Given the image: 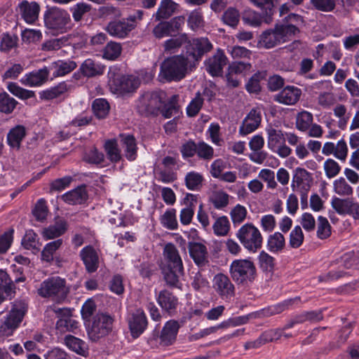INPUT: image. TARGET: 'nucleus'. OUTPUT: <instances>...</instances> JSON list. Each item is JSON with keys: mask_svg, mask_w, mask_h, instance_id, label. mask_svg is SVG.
<instances>
[{"mask_svg": "<svg viewBox=\"0 0 359 359\" xmlns=\"http://www.w3.org/2000/svg\"><path fill=\"white\" fill-rule=\"evenodd\" d=\"M163 255L165 262L160 268L163 280L168 287L180 289V277L184 274V265L178 250L173 243H168L164 246Z\"/></svg>", "mask_w": 359, "mask_h": 359, "instance_id": "f257e3e1", "label": "nucleus"}, {"mask_svg": "<svg viewBox=\"0 0 359 359\" xmlns=\"http://www.w3.org/2000/svg\"><path fill=\"white\" fill-rule=\"evenodd\" d=\"M229 273L237 285L247 286L254 282L257 277V269L250 258L237 259L229 266Z\"/></svg>", "mask_w": 359, "mask_h": 359, "instance_id": "f03ea898", "label": "nucleus"}, {"mask_svg": "<svg viewBox=\"0 0 359 359\" xmlns=\"http://www.w3.org/2000/svg\"><path fill=\"white\" fill-rule=\"evenodd\" d=\"M45 27L53 34H64L72 27L68 11L57 6L48 8L43 15Z\"/></svg>", "mask_w": 359, "mask_h": 359, "instance_id": "7ed1b4c3", "label": "nucleus"}, {"mask_svg": "<svg viewBox=\"0 0 359 359\" xmlns=\"http://www.w3.org/2000/svg\"><path fill=\"white\" fill-rule=\"evenodd\" d=\"M69 292L65 278L60 276L49 277L43 280L37 288L38 294L43 298H50L57 302H63Z\"/></svg>", "mask_w": 359, "mask_h": 359, "instance_id": "20e7f679", "label": "nucleus"}, {"mask_svg": "<svg viewBox=\"0 0 359 359\" xmlns=\"http://www.w3.org/2000/svg\"><path fill=\"white\" fill-rule=\"evenodd\" d=\"M189 64L184 56L170 57L162 62L159 76L166 81H180L185 76Z\"/></svg>", "mask_w": 359, "mask_h": 359, "instance_id": "39448f33", "label": "nucleus"}, {"mask_svg": "<svg viewBox=\"0 0 359 359\" xmlns=\"http://www.w3.org/2000/svg\"><path fill=\"white\" fill-rule=\"evenodd\" d=\"M166 100L167 95L163 90L146 92L138 100L137 110L140 114L146 116H156Z\"/></svg>", "mask_w": 359, "mask_h": 359, "instance_id": "423d86ee", "label": "nucleus"}, {"mask_svg": "<svg viewBox=\"0 0 359 359\" xmlns=\"http://www.w3.org/2000/svg\"><path fill=\"white\" fill-rule=\"evenodd\" d=\"M27 309V304L25 302H15L9 313L0 324V335H12L22 322Z\"/></svg>", "mask_w": 359, "mask_h": 359, "instance_id": "0eeeda50", "label": "nucleus"}, {"mask_svg": "<svg viewBox=\"0 0 359 359\" xmlns=\"http://www.w3.org/2000/svg\"><path fill=\"white\" fill-rule=\"evenodd\" d=\"M113 319L107 314L98 313L93 317L86 325V331L89 339L97 341L106 337L112 330Z\"/></svg>", "mask_w": 359, "mask_h": 359, "instance_id": "6e6552de", "label": "nucleus"}, {"mask_svg": "<svg viewBox=\"0 0 359 359\" xmlns=\"http://www.w3.org/2000/svg\"><path fill=\"white\" fill-rule=\"evenodd\" d=\"M236 235L244 248L250 252H255L262 246V236L252 223L243 225Z\"/></svg>", "mask_w": 359, "mask_h": 359, "instance_id": "1a4fd4ad", "label": "nucleus"}, {"mask_svg": "<svg viewBox=\"0 0 359 359\" xmlns=\"http://www.w3.org/2000/svg\"><path fill=\"white\" fill-rule=\"evenodd\" d=\"M291 30L284 31L280 25L276 24L273 29H269L259 36L258 45L266 49H270L290 40L287 36Z\"/></svg>", "mask_w": 359, "mask_h": 359, "instance_id": "9d476101", "label": "nucleus"}, {"mask_svg": "<svg viewBox=\"0 0 359 359\" xmlns=\"http://www.w3.org/2000/svg\"><path fill=\"white\" fill-rule=\"evenodd\" d=\"M140 84V79L136 76L109 73V85L116 92L130 93L135 90Z\"/></svg>", "mask_w": 359, "mask_h": 359, "instance_id": "9b49d317", "label": "nucleus"}, {"mask_svg": "<svg viewBox=\"0 0 359 359\" xmlns=\"http://www.w3.org/2000/svg\"><path fill=\"white\" fill-rule=\"evenodd\" d=\"M212 289L222 300L229 302L236 293V287L230 278L222 273L216 274L212 279Z\"/></svg>", "mask_w": 359, "mask_h": 359, "instance_id": "f8f14e48", "label": "nucleus"}, {"mask_svg": "<svg viewBox=\"0 0 359 359\" xmlns=\"http://www.w3.org/2000/svg\"><path fill=\"white\" fill-rule=\"evenodd\" d=\"M332 207L339 215L351 216L354 219H359V203L350 198L334 197L331 202Z\"/></svg>", "mask_w": 359, "mask_h": 359, "instance_id": "ddd939ff", "label": "nucleus"}, {"mask_svg": "<svg viewBox=\"0 0 359 359\" xmlns=\"http://www.w3.org/2000/svg\"><path fill=\"white\" fill-rule=\"evenodd\" d=\"M59 319L56 323V329L60 332H74L78 328L79 322L71 316V311L67 308H51Z\"/></svg>", "mask_w": 359, "mask_h": 359, "instance_id": "4468645a", "label": "nucleus"}, {"mask_svg": "<svg viewBox=\"0 0 359 359\" xmlns=\"http://www.w3.org/2000/svg\"><path fill=\"white\" fill-rule=\"evenodd\" d=\"M229 60L223 50L218 48L216 52L205 61L206 71L212 76H219L223 73L224 67Z\"/></svg>", "mask_w": 359, "mask_h": 359, "instance_id": "2eb2a0df", "label": "nucleus"}, {"mask_svg": "<svg viewBox=\"0 0 359 359\" xmlns=\"http://www.w3.org/2000/svg\"><path fill=\"white\" fill-rule=\"evenodd\" d=\"M136 27V25L130 22L128 18L110 22L107 27V32L112 36L118 39L126 37Z\"/></svg>", "mask_w": 359, "mask_h": 359, "instance_id": "dca6fc26", "label": "nucleus"}, {"mask_svg": "<svg viewBox=\"0 0 359 359\" xmlns=\"http://www.w3.org/2000/svg\"><path fill=\"white\" fill-rule=\"evenodd\" d=\"M79 257L88 273H94L99 268L100 257L97 251L92 245H86L82 248Z\"/></svg>", "mask_w": 359, "mask_h": 359, "instance_id": "f3484780", "label": "nucleus"}, {"mask_svg": "<svg viewBox=\"0 0 359 359\" xmlns=\"http://www.w3.org/2000/svg\"><path fill=\"white\" fill-rule=\"evenodd\" d=\"M314 88L325 89L327 91L319 93L317 100L318 104L324 109H330L336 102L335 95L332 93V86L330 81H321L314 83Z\"/></svg>", "mask_w": 359, "mask_h": 359, "instance_id": "a211bd4d", "label": "nucleus"}, {"mask_svg": "<svg viewBox=\"0 0 359 359\" xmlns=\"http://www.w3.org/2000/svg\"><path fill=\"white\" fill-rule=\"evenodd\" d=\"M50 69L43 67L24 75L20 79L22 84L29 87H37L44 84L48 79Z\"/></svg>", "mask_w": 359, "mask_h": 359, "instance_id": "6ab92c4d", "label": "nucleus"}, {"mask_svg": "<svg viewBox=\"0 0 359 359\" xmlns=\"http://www.w3.org/2000/svg\"><path fill=\"white\" fill-rule=\"evenodd\" d=\"M181 325L178 321L170 320L165 323L159 336L161 345L168 346L173 344L177 339V335Z\"/></svg>", "mask_w": 359, "mask_h": 359, "instance_id": "aec40b11", "label": "nucleus"}, {"mask_svg": "<svg viewBox=\"0 0 359 359\" xmlns=\"http://www.w3.org/2000/svg\"><path fill=\"white\" fill-rule=\"evenodd\" d=\"M300 302V297H296L292 299H286L279 304L262 309L252 314L254 318H266L280 313L288 309L292 304Z\"/></svg>", "mask_w": 359, "mask_h": 359, "instance_id": "412c9836", "label": "nucleus"}, {"mask_svg": "<svg viewBox=\"0 0 359 359\" xmlns=\"http://www.w3.org/2000/svg\"><path fill=\"white\" fill-rule=\"evenodd\" d=\"M128 325L134 338L142 334L147 326V319L144 311L138 309L133 313L128 318Z\"/></svg>", "mask_w": 359, "mask_h": 359, "instance_id": "4be33fe9", "label": "nucleus"}, {"mask_svg": "<svg viewBox=\"0 0 359 359\" xmlns=\"http://www.w3.org/2000/svg\"><path fill=\"white\" fill-rule=\"evenodd\" d=\"M212 48V45L207 38H197L189 41L187 53L194 60L198 61L205 53L210 51Z\"/></svg>", "mask_w": 359, "mask_h": 359, "instance_id": "5701e85b", "label": "nucleus"}, {"mask_svg": "<svg viewBox=\"0 0 359 359\" xmlns=\"http://www.w3.org/2000/svg\"><path fill=\"white\" fill-rule=\"evenodd\" d=\"M301 95L300 88L294 86H287L274 95V100L285 105H293L299 101Z\"/></svg>", "mask_w": 359, "mask_h": 359, "instance_id": "b1692460", "label": "nucleus"}, {"mask_svg": "<svg viewBox=\"0 0 359 359\" xmlns=\"http://www.w3.org/2000/svg\"><path fill=\"white\" fill-rule=\"evenodd\" d=\"M261 121V111L257 109H252L243 121L239 133L241 135H246L252 133L259 127Z\"/></svg>", "mask_w": 359, "mask_h": 359, "instance_id": "393cba45", "label": "nucleus"}, {"mask_svg": "<svg viewBox=\"0 0 359 359\" xmlns=\"http://www.w3.org/2000/svg\"><path fill=\"white\" fill-rule=\"evenodd\" d=\"M188 250L190 257L198 266H204L208 263V250L203 244L198 242H189Z\"/></svg>", "mask_w": 359, "mask_h": 359, "instance_id": "a878e982", "label": "nucleus"}, {"mask_svg": "<svg viewBox=\"0 0 359 359\" xmlns=\"http://www.w3.org/2000/svg\"><path fill=\"white\" fill-rule=\"evenodd\" d=\"M156 300L163 311L172 315L175 313L178 299L170 291L163 290L156 296Z\"/></svg>", "mask_w": 359, "mask_h": 359, "instance_id": "bb28decb", "label": "nucleus"}, {"mask_svg": "<svg viewBox=\"0 0 359 359\" xmlns=\"http://www.w3.org/2000/svg\"><path fill=\"white\" fill-rule=\"evenodd\" d=\"M77 67L76 63L71 60H59L52 62L48 68L50 72L53 71V76L54 78L64 76L74 70Z\"/></svg>", "mask_w": 359, "mask_h": 359, "instance_id": "cd10ccee", "label": "nucleus"}, {"mask_svg": "<svg viewBox=\"0 0 359 359\" xmlns=\"http://www.w3.org/2000/svg\"><path fill=\"white\" fill-rule=\"evenodd\" d=\"M178 4L172 0H161L153 17L156 21L167 20L176 11Z\"/></svg>", "mask_w": 359, "mask_h": 359, "instance_id": "c85d7f7f", "label": "nucleus"}, {"mask_svg": "<svg viewBox=\"0 0 359 359\" xmlns=\"http://www.w3.org/2000/svg\"><path fill=\"white\" fill-rule=\"evenodd\" d=\"M88 194L85 186H80L62 196V199L69 205L82 204L86 201Z\"/></svg>", "mask_w": 359, "mask_h": 359, "instance_id": "c756f323", "label": "nucleus"}, {"mask_svg": "<svg viewBox=\"0 0 359 359\" xmlns=\"http://www.w3.org/2000/svg\"><path fill=\"white\" fill-rule=\"evenodd\" d=\"M303 22L304 20L301 15L294 13H290L283 19L282 22L278 24L280 25L285 32H289V29L291 30V33L287 34L291 39L292 36L299 32L298 27L302 25Z\"/></svg>", "mask_w": 359, "mask_h": 359, "instance_id": "7c9ffc66", "label": "nucleus"}, {"mask_svg": "<svg viewBox=\"0 0 359 359\" xmlns=\"http://www.w3.org/2000/svg\"><path fill=\"white\" fill-rule=\"evenodd\" d=\"M265 131L267 147L270 150L276 149L280 144L285 142V135L281 130L269 125L265 128Z\"/></svg>", "mask_w": 359, "mask_h": 359, "instance_id": "2f4dec72", "label": "nucleus"}, {"mask_svg": "<svg viewBox=\"0 0 359 359\" xmlns=\"http://www.w3.org/2000/svg\"><path fill=\"white\" fill-rule=\"evenodd\" d=\"M104 66L92 59H86L80 67L82 74L86 77H95L104 73Z\"/></svg>", "mask_w": 359, "mask_h": 359, "instance_id": "473e14b6", "label": "nucleus"}, {"mask_svg": "<svg viewBox=\"0 0 359 359\" xmlns=\"http://www.w3.org/2000/svg\"><path fill=\"white\" fill-rule=\"evenodd\" d=\"M70 89L67 82L62 81L57 85L43 90L39 93V98L42 100H51L59 97Z\"/></svg>", "mask_w": 359, "mask_h": 359, "instance_id": "72a5a7b5", "label": "nucleus"}, {"mask_svg": "<svg viewBox=\"0 0 359 359\" xmlns=\"http://www.w3.org/2000/svg\"><path fill=\"white\" fill-rule=\"evenodd\" d=\"M20 8L22 18L27 23H33L38 19L40 6L37 3L24 1Z\"/></svg>", "mask_w": 359, "mask_h": 359, "instance_id": "f704fd0d", "label": "nucleus"}, {"mask_svg": "<svg viewBox=\"0 0 359 359\" xmlns=\"http://www.w3.org/2000/svg\"><path fill=\"white\" fill-rule=\"evenodd\" d=\"M67 229V222L59 219L55 224L45 228L42 231V236L46 240L54 239L64 234Z\"/></svg>", "mask_w": 359, "mask_h": 359, "instance_id": "c9c22d12", "label": "nucleus"}, {"mask_svg": "<svg viewBox=\"0 0 359 359\" xmlns=\"http://www.w3.org/2000/svg\"><path fill=\"white\" fill-rule=\"evenodd\" d=\"M121 142L126 158L130 161L135 160L137 147L135 137L130 135H121Z\"/></svg>", "mask_w": 359, "mask_h": 359, "instance_id": "e433bc0d", "label": "nucleus"}, {"mask_svg": "<svg viewBox=\"0 0 359 359\" xmlns=\"http://www.w3.org/2000/svg\"><path fill=\"white\" fill-rule=\"evenodd\" d=\"M26 135V130L23 126H16L10 130L7 135V142L12 148L19 149L21 142Z\"/></svg>", "mask_w": 359, "mask_h": 359, "instance_id": "4c0bfd02", "label": "nucleus"}, {"mask_svg": "<svg viewBox=\"0 0 359 359\" xmlns=\"http://www.w3.org/2000/svg\"><path fill=\"white\" fill-rule=\"evenodd\" d=\"M65 345L72 351L81 355H85L88 352V345L79 338L68 334L64 339Z\"/></svg>", "mask_w": 359, "mask_h": 359, "instance_id": "58836bf2", "label": "nucleus"}, {"mask_svg": "<svg viewBox=\"0 0 359 359\" xmlns=\"http://www.w3.org/2000/svg\"><path fill=\"white\" fill-rule=\"evenodd\" d=\"M62 243V239L60 238L47 243L41 251V260L48 263L53 262L56 251Z\"/></svg>", "mask_w": 359, "mask_h": 359, "instance_id": "ea45409f", "label": "nucleus"}, {"mask_svg": "<svg viewBox=\"0 0 359 359\" xmlns=\"http://www.w3.org/2000/svg\"><path fill=\"white\" fill-rule=\"evenodd\" d=\"M285 246L284 236L280 232L271 234L267 239V249L274 253L281 252Z\"/></svg>", "mask_w": 359, "mask_h": 359, "instance_id": "a19ab883", "label": "nucleus"}, {"mask_svg": "<svg viewBox=\"0 0 359 359\" xmlns=\"http://www.w3.org/2000/svg\"><path fill=\"white\" fill-rule=\"evenodd\" d=\"M203 175L196 171L187 172L184 177L185 185L191 191L200 190L203 186Z\"/></svg>", "mask_w": 359, "mask_h": 359, "instance_id": "79ce46f5", "label": "nucleus"}, {"mask_svg": "<svg viewBox=\"0 0 359 359\" xmlns=\"http://www.w3.org/2000/svg\"><path fill=\"white\" fill-rule=\"evenodd\" d=\"M178 98L179 96L177 95H173L168 100L167 102H165L163 104L160 111L165 118H171L178 114Z\"/></svg>", "mask_w": 359, "mask_h": 359, "instance_id": "37998d69", "label": "nucleus"}, {"mask_svg": "<svg viewBox=\"0 0 359 359\" xmlns=\"http://www.w3.org/2000/svg\"><path fill=\"white\" fill-rule=\"evenodd\" d=\"M175 208L168 209L160 217L161 224L169 230H175L178 228V223Z\"/></svg>", "mask_w": 359, "mask_h": 359, "instance_id": "c03bdc74", "label": "nucleus"}, {"mask_svg": "<svg viewBox=\"0 0 359 359\" xmlns=\"http://www.w3.org/2000/svg\"><path fill=\"white\" fill-rule=\"evenodd\" d=\"M18 101L6 92L0 93V112L10 114L15 109Z\"/></svg>", "mask_w": 359, "mask_h": 359, "instance_id": "a18cd8bd", "label": "nucleus"}, {"mask_svg": "<svg viewBox=\"0 0 359 359\" xmlns=\"http://www.w3.org/2000/svg\"><path fill=\"white\" fill-rule=\"evenodd\" d=\"M257 6L265 11L264 22L269 24L272 21L271 15L277 0H249Z\"/></svg>", "mask_w": 359, "mask_h": 359, "instance_id": "49530a36", "label": "nucleus"}, {"mask_svg": "<svg viewBox=\"0 0 359 359\" xmlns=\"http://www.w3.org/2000/svg\"><path fill=\"white\" fill-rule=\"evenodd\" d=\"M210 202L213 205L215 208L222 210L225 208L229 202V196L223 191H215L209 198Z\"/></svg>", "mask_w": 359, "mask_h": 359, "instance_id": "de8ad7c7", "label": "nucleus"}, {"mask_svg": "<svg viewBox=\"0 0 359 359\" xmlns=\"http://www.w3.org/2000/svg\"><path fill=\"white\" fill-rule=\"evenodd\" d=\"M188 38L186 34H182L176 38L166 40L163 43L164 52L172 53L187 42Z\"/></svg>", "mask_w": 359, "mask_h": 359, "instance_id": "09e8293b", "label": "nucleus"}, {"mask_svg": "<svg viewBox=\"0 0 359 359\" xmlns=\"http://www.w3.org/2000/svg\"><path fill=\"white\" fill-rule=\"evenodd\" d=\"M313 117L311 112L302 111L299 112L296 118V127L302 131H306L313 123Z\"/></svg>", "mask_w": 359, "mask_h": 359, "instance_id": "8fccbe9b", "label": "nucleus"}, {"mask_svg": "<svg viewBox=\"0 0 359 359\" xmlns=\"http://www.w3.org/2000/svg\"><path fill=\"white\" fill-rule=\"evenodd\" d=\"M18 37L15 34L3 33L1 36L0 51L9 52L11 49L17 47Z\"/></svg>", "mask_w": 359, "mask_h": 359, "instance_id": "3c124183", "label": "nucleus"}, {"mask_svg": "<svg viewBox=\"0 0 359 359\" xmlns=\"http://www.w3.org/2000/svg\"><path fill=\"white\" fill-rule=\"evenodd\" d=\"M309 173L304 168H297L292 177L291 187L293 189L295 188H305L306 182L309 180Z\"/></svg>", "mask_w": 359, "mask_h": 359, "instance_id": "603ef678", "label": "nucleus"}, {"mask_svg": "<svg viewBox=\"0 0 359 359\" xmlns=\"http://www.w3.org/2000/svg\"><path fill=\"white\" fill-rule=\"evenodd\" d=\"M7 88L13 95L23 100L35 97L34 91L25 89L15 83H9Z\"/></svg>", "mask_w": 359, "mask_h": 359, "instance_id": "864d4df0", "label": "nucleus"}, {"mask_svg": "<svg viewBox=\"0 0 359 359\" xmlns=\"http://www.w3.org/2000/svg\"><path fill=\"white\" fill-rule=\"evenodd\" d=\"M107 158L112 163H117L121 158V151L116 140H107L104 144Z\"/></svg>", "mask_w": 359, "mask_h": 359, "instance_id": "5fc2aeb1", "label": "nucleus"}, {"mask_svg": "<svg viewBox=\"0 0 359 359\" xmlns=\"http://www.w3.org/2000/svg\"><path fill=\"white\" fill-rule=\"evenodd\" d=\"M92 7L90 4L80 2L75 4L70 8L72 18L76 22H80L86 14L88 13Z\"/></svg>", "mask_w": 359, "mask_h": 359, "instance_id": "6e6d98bb", "label": "nucleus"}, {"mask_svg": "<svg viewBox=\"0 0 359 359\" xmlns=\"http://www.w3.org/2000/svg\"><path fill=\"white\" fill-rule=\"evenodd\" d=\"M14 283L8 274L3 270H0V294L10 296L14 292Z\"/></svg>", "mask_w": 359, "mask_h": 359, "instance_id": "4d7b16f0", "label": "nucleus"}, {"mask_svg": "<svg viewBox=\"0 0 359 359\" xmlns=\"http://www.w3.org/2000/svg\"><path fill=\"white\" fill-rule=\"evenodd\" d=\"M92 107L95 116L99 118H104L109 111V104L104 98L95 99Z\"/></svg>", "mask_w": 359, "mask_h": 359, "instance_id": "13d9d810", "label": "nucleus"}, {"mask_svg": "<svg viewBox=\"0 0 359 359\" xmlns=\"http://www.w3.org/2000/svg\"><path fill=\"white\" fill-rule=\"evenodd\" d=\"M121 46L119 43L111 41L103 49V57L114 60L121 55Z\"/></svg>", "mask_w": 359, "mask_h": 359, "instance_id": "bf43d9fd", "label": "nucleus"}, {"mask_svg": "<svg viewBox=\"0 0 359 359\" xmlns=\"http://www.w3.org/2000/svg\"><path fill=\"white\" fill-rule=\"evenodd\" d=\"M37 234L32 230H27L22 240V246L27 250H39Z\"/></svg>", "mask_w": 359, "mask_h": 359, "instance_id": "052dcab7", "label": "nucleus"}, {"mask_svg": "<svg viewBox=\"0 0 359 359\" xmlns=\"http://www.w3.org/2000/svg\"><path fill=\"white\" fill-rule=\"evenodd\" d=\"M213 231L217 236H226L230 229V223L226 216L218 217L213 224Z\"/></svg>", "mask_w": 359, "mask_h": 359, "instance_id": "680f3d73", "label": "nucleus"}, {"mask_svg": "<svg viewBox=\"0 0 359 359\" xmlns=\"http://www.w3.org/2000/svg\"><path fill=\"white\" fill-rule=\"evenodd\" d=\"M258 261L259 266L263 271L271 272L275 268V259L264 251H262L259 253Z\"/></svg>", "mask_w": 359, "mask_h": 359, "instance_id": "e2e57ef3", "label": "nucleus"}, {"mask_svg": "<svg viewBox=\"0 0 359 359\" xmlns=\"http://www.w3.org/2000/svg\"><path fill=\"white\" fill-rule=\"evenodd\" d=\"M265 16H262L259 13L252 10H247L244 12L243 20L248 25L252 27H259L264 22Z\"/></svg>", "mask_w": 359, "mask_h": 359, "instance_id": "0e129e2a", "label": "nucleus"}, {"mask_svg": "<svg viewBox=\"0 0 359 359\" xmlns=\"http://www.w3.org/2000/svg\"><path fill=\"white\" fill-rule=\"evenodd\" d=\"M247 213V210L243 205L237 204L230 212L233 226L241 224L246 218Z\"/></svg>", "mask_w": 359, "mask_h": 359, "instance_id": "69168bd1", "label": "nucleus"}, {"mask_svg": "<svg viewBox=\"0 0 359 359\" xmlns=\"http://www.w3.org/2000/svg\"><path fill=\"white\" fill-rule=\"evenodd\" d=\"M304 236L300 226H296L291 231L289 238V245L292 248H299L304 242Z\"/></svg>", "mask_w": 359, "mask_h": 359, "instance_id": "338daca9", "label": "nucleus"}, {"mask_svg": "<svg viewBox=\"0 0 359 359\" xmlns=\"http://www.w3.org/2000/svg\"><path fill=\"white\" fill-rule=\"evenodd\" d=\"M331 235V226L326 217L319 216L318 218L317 236L325 239Z\"/></svg>", "mask_w": 359, "mask_h": 359, "instance_id": "774afa93", "label": "nucleus"}]
</instances>
